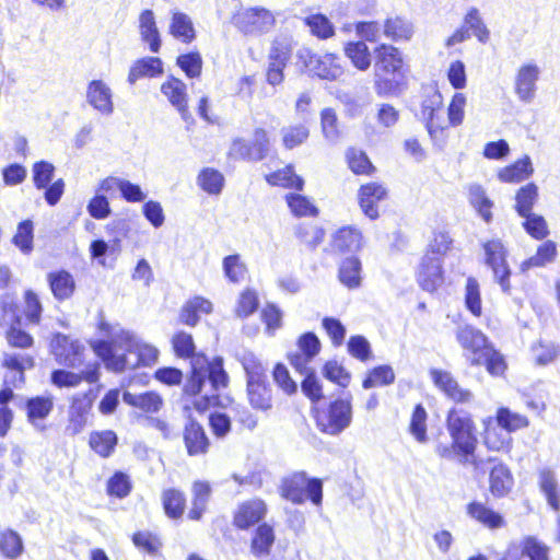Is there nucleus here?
Listing matches in <instances>:
<instances>
[{
	"label": "nucleus",
	"instance_id": "obj_48",
	"mask_svg": "<svg viewBox=\"0 0 560 560\" xmlns=\"http://www.w3.org/2000/svg\"><path fill=\"white\" fill-rule=\"evenodd\" d=\"M197 184L209 195H220L224 186V177L219 171L206 167L199 173Z\"/></svg>",
	"mask_w": 560,
	"mask_h": 560
},
{
	"label": "nucleus",
	"instance_id": "obj_61",
	"mask_svg": "<svg viewBox=\"0 0 560 560\" xmlns=\"http://www.w3.org/2000/svg\"><path fill=\"white\" fill-rule=\"evenodd\" d=\"M282 141L287 149L301 145L310 136L308 128L304 125H295L281 130Z\"/></svg>",
	"mask_w": 560,
	"mask_h": 560
},
{
	"label": "nucleus",
	"instance_id": "obj_55",
	"mask_svg": "<svg viewBox=\"0 0 560 560\" xmlns=\"http://www.w3.org/2000/svg\"><path fill=\"white\" fill-rule=\"evenodd\" d=\"M291 52V39L284 36L277 37L271 44L268 55V62L288 65Z\"/></svg>",
	"mask_w": 560,
	"mask_h": 560
},
{
	"label": "nucleus",
	"instance_id": "obj_32",
	"mask_svg": "<svg viewBox=\"0 0 560 560\" xmlns=\"http://www.w3.org/2000/svg\"><path fill=\"white\" fill-rule=\"evenodd\" d=\"M122 400L125 404L139 408L144 412H158L162 405L163 400L161 396L154 392H147L143 394H131L129 392H125L122 394Z\"/></svg>",
	"mask_w": 560,
	"mask_h": 560
},
{
	"label": "nucleus",
	"instance_id": "obj_41",
	"mask_svg": "<svg viewBox=\"0 0 560 560\" xmlns=\"http://www.w3.org/2000/svg\"><path fill=\"white\" fill-rule=\"evenodd\" d=\"M170 33L183 43H191L195 37V28L191 19L182 12H174L170 25Z\"/></svg>",
	"mask_w": 560,
	"mask_h": 560
},
{
	"label": "nucleus",
	"instance_id": "obj_9",
	"mask_svg": "<svg viewBox=\"0 0 560 560\" xmlns=\"http://www.w3.org/2000/svg\"><path fill=\"white\" fill-rule=\"evenodd\" d=\"M233 24L245 35L260 36L275 26V15L260 7L248 8L234 14Z\"/></svg>",
	"mask_w": 560,
	"mask_h": 560
},
{
	"label": "nucleus",
	"instance_id": "obj_39",
	"mask_svg": "<svg viewBox=\"0 0 560 560\" xmlns=\"http://www.w3.org/2000/svg\"><path fill=\"white\" fill-rule=\"evenodd\" d=\"M538 186L535 183H528L522 186L515 195L514 209L520 217L533 213L532 210L538 201Z\"/></svg>",
	"mask_w": 560,
	"mask_h": 560
},
{
	"label": "nucleus",
	"instance_id": "obj_34",
	"mask_svg": "<svg viewBox=\"0 0 560 560\" xmlns=\"http://www.w3.org/2000/svg\"><path fill=\"white\" fill-rule=\"evenodd\" d=\"M48 282L57 300L62 301L69 299L74 291L73 277L66 270L50 272L48 275Z\"/></svg>",
	"mask_w": 560,
	"mask_h": 560
},
{
	"label": "nucleus",
	"instance_id": "obj_59",
	"mask_svg": "<svg viewBox=\"0 0 560 560\" xmlns=\"http://www.w3.org/2000/svg\"><path fill=\"white\" fill-rule=\"evenodd\" d=\"M465 304L466 307L471 312V314H474L475 316L481 315L482 307L479 283L472 277H469L466 281Z\"/></svg>",
	"mask_w": 560,
	"mask_h": 560
},
{
	"label": "nucleus",
	"instance_id": "obj_52",
	"mask_svg": "<svg viewBox=\"0 0 560 560\" xmlns=\"http://www.w3.org/2000/svg\"><path fill=\"white\" fill-rule=\"evenodd\" d=\"M427 411L422 405H417L413 409L409 431L417 442L424 444L428 442L427 435Z\"/></svg>",
	"mask_w": 560,
	"mask_h": 560
},
{
	"label": "nucleus",
	"instance_id": "obj_24",
	"mask_svg": "<svg viewBox=\"0 0 560 560\" xmlns=\"http://www.w3.org/2000/svg\"><path fill=\"white\" fill-rule=\"evenodd\" d=\"M386 195V189L380 184L370 183L361 186L359 190V202L363 213L372 220L376 219L378 211L375 205L385 199Z\"/></svg>",
	"mask_w": 560,
	"mask_h": 560
},
{
	"label": "nucleus",
	"instance_id": "obj_23",
	"mask_svg": "<svg viewBox=\"0 0 560 560\" xmlns=\"http://www.w3.org/2000/svg\"><path fill=\"white\" fill-rule=\"evenodd\" d=\"M161 92L167 97L170 103L179 112L184 120L188 119V104L186 84L174 77H171L161 86Z\"/></svg>",
	"mask_w": 560,
	"mask_h": 560
},
{
	"label": "nucleus",
	"instance_id": "obj_15",
	"mask_svg": "<svg viewBox=\"0 0 560 560\" xmlns=\"http://www.w3.org/2000/svg\"><path fill=\"white\" fill-rule=\"evenodd\" d=\"M418 282L420 287L433 292L443 283L442 260L438 256L425 254L421 260L418 271Z\"/></svg>",
	"mask_w": 560,
	"mask_h": 560
},
{
	"label": "nucleus",
	"instance_id": "obj_1",
	"mask_svg": "<svg viewBox=\"0 0 560 560\" xmlns=\"http://www.w3.org/2000/svg\"><path fill=\"white\" fill-rule=\"evenodd\" d=\"M173 349L179 358H192L191 374L188 377L184 393L194 396V407L202 412L212 406L219 405V392L228 387L229 375L223 368V359L214 358L207 366L205 357H195V342L192 336L177 332L172 339Z\"/></svg>",
	"mask_w": 560,
	"mask_h": 560
},
{
	"label": "nucleus",
	"instance_id": "obj_53",
	"mask_svg": "<svg viewBox=\"0 0 560 560\" xmlns=\"http://www.w3.org/2000/svg\"><path fill=\"white\" fill-rule=\"evenodd\" d=\"M464 26L471 31L472 34L482 44L489 40L490 32L483 23L478 9L471 8L464 18Z\"/></svg>",
	"mask_w": 560,
	"mask_h": 560
},
{
	"label": "nucleus",
	"instance_id": "obj_3",
	"mask_svg": "<svg viewBox=\"0 0 560 560\" xmlns=\"http://www.w3.org/2000/svg\"><path fill=\"white\" fill-rule=\"evenodd\" d=\"M374 90L378 96L396 95L404 81V59L398 48L381 44L374 49Z\"/></svg>",
	"mask_w": 560,
	"mask_h": 560
},
{
	"label": "nucleus",
	"instance_id": "obj_27",
	"mask_svg": "<svg viewBox=\"0 0 560 560\" xmlns=\"http://www.w3.org/2000/svg\"><path fill=\"white\" fill-rule=\"evenodd\" d=\"M163 73V62L158 57H144L130 68L128 82L135 84L141 78H155Z\"/></svg>",
	"mask_w": 560,
	"mask_h": 560
},
{
	"label": "nucleus",
	"instance_id": "obj_56",
	"mask_svg": "<svg viewBox=\"0 0 560 560\" xmlns=\"http://www.w3.org/2000/svg\"><path fill=\"white\" fill-rule=\"evenodd\" d=\"M346 156L348 165L353 173L369 175L374 171L370 159L362 150L351 148L347 151Z\"/></svg>",
	"mask_w": 560,
	"mask_h": 560
},
{
	"label": "nucleus",
	"instance_id": "obj_62",
	"mask_svg": "<svg viewBox=\"0 0 560 560\" xmlns=\"http://www.w3.org/2000/svg\"><path fill=\"white\" fill-rule=\"evenodd\" d=\"M13 244L24 254H30L33 249V223L25 220L18 225L16 234L12 240Z\"/></svg>",
	"mask_w": 560,
	"mask_h": 560
},
{
	"label": "nucleus",
	"instance_id": "obj_40",
	"mask_svg": "<svg viewBox=\"0 0 560 560\" xmlns=\"http://www.w3.org/2000/svg\"><path fill=\"white\" fill-rule=\"evenodd\" d=\"M513 486V477L510 469L503 465H495L490 471V490L495 497L505 495Z\"/></svg>",
	"mask_w": 560,
	"mask_h": 560
},
{
	"label": "nucleus",
	"instance_id": "obj_8",
	"mask_svg": "<svg viewBox=\"0 0 560 560\" xmlns=\"http://www.w3.org/2000/svg\"><path fill=\"white\" fill-rule=\"evenodd\" d=\"M486 265L492 270L494 282H497L502 292L511 293V268L508 264V249L499 238L488 241L483 244Z\"/></svg>",
	"mask_w": 560,
	"mask_h": 560
},
{
	"label": "nucleus",
	"instance_id": "obj_57",
	"mask_svg": "<svg viewBox=\"0 0 560 560\" xmlns=\"http://www.w3.org/2000/svg\"><path fill=\"white\" fill-rule=\"evenodd\" d=\"M522 555L529 560H549V548L534 536H526L522 542Z\"/></svg>",
	"mask_w": 560,
	"mask_h": 560
},
{
	"label": "nucleus",
	"instance_id": "obj_19",
	"mask_svg": "<svg viewBox=\"0 0 560 560\" xmlns=\"http://www.w3.org/2000/svg\"><path fill=\"white\" fill-rule=\"evenodd\" d=\"M98 364L89 366L81 373H74L67 370H55L51 373V383L57 387H77L84 380L89 383H95L98 381Z\"/></svg>",
	"mask_w": 560,
	"mask_h": 560
},
{
	"label": "nucleus",
	"instance_id": "obj_64",
	"mask_svg": "<svg viewBox=\"0 0 560 560\" xmlns=\"http://www.w3.org/2000/svg\"><path fill=\"white\" fill-rule=\"evenodd\" d=\"M131 491V482L125 472H115L107 482V492L109 495L122 499Z\"/></svg>",
	"mask_w": 560,
	"mask_h": 560
},
{
	"label": "nucleus",
	"instance_id": "obj_38",
	"mask_svg": "<svg viewBox=\"0 0 560 560\" xmlns=\"http://www.w3.org/2000/svg\"><path fill=\"white\" fill-rule=\"evenodd\" d=\"M24 551L23 539L13 529L0 532V555L5 559L15 560Z\"/></svg>",
	"mask_w": 560,
	"mask_h": 560
},
{
	"label": "nucleus",
	"instance_id": "obj_21",
	"mask_svg": "<svg viewBox=\"0 0 560 560\" xmlns=\"http://www.w3.org/2000/svg\"><path fill=\"white\" fill-rule=\"evenodd\" d=\"M456 339L465 350L470 352L469 359L480 355L490 345L488 338L479 329L469 325L458 327Z\"/></svg>",
	"mask_w": 560,
	"mask_h": 560
},
{
	"label": "nucleus",
	"instance_id": "obj_12",
	"mask_svg": "<svg viewBox=\"0 0 560 560\" xmlns=\"http://www.w3.org/2000/svg\"><path fill=\"white\" fill-rule=\"evenodd\" d=\"M56 361L60 365L77 368L83 362V346L68 336L57 334L50 343Z\"/></svg>",
	"mask_w": 560,
	"mask_h": 560
},
{
	"label": "nucleus",
	"instance_id": "obj_43",
	"mask_svg": "<svg viewBox=\"0 0 560 560\" xmlns=\"http://www.w3.org/2000/svg\"><path fill=\"white\" fill-rule=\"evenodd\" d=\"M345 55L350 59L353 67L360 71H366L371 66V52L362 40L347 43Z\"/></svg>",
	"mask_w": 560,
	"mask_h": 560
},
{
	"label": "nucleus",
	"instance_id": "obj_5",
	"mask_svg": "<svg viewBox=\"0 0 560 560\" xmlns=\"http://www.w3.org/2000/svg\"><path fill=\"white\" fill-rule=\"evenodd\" d=\"M317 429L328 435L337 436L352 422V405L349 398H337L328 405L314 409Z\"/></svg>",
	"mask_w": 560,
	"mask_h": 560
},
{
	"label": "nucleus",
	"instance_id": "obj_28",
	"mask_svg": "<svg viewBox=\"0 0 560 560\" xmlns=\"http://www.w3.org/2000/svg\"><path fill=\"white\" fill-rule=\"evenodd\" d=\"M534 173L532 160L528 155L499 171L498 177L503 183H520Z\"/></svg>",
	"mask_w": 560,
	"mask_h": 560
},
{
	"label": "nucleus",
	"instance_id": "obj_2",
	"mask_svg": "<svg viewBox=\"0 0 560 560\" xmlns=\"http://www.w3.org/2000/svg\"><path fill=\"white\" fill-rule=\"evenodd\" d=\"M92 347L96 355L104 361L106 368L114 372L150 366L158 361L159 357L155 347L143 342L128 330H120L115 334L110 342L98 340Z\"/></svg>",
	"mask_w": 560,
	"mask_h": 560
},
{
	"label": "nucleus",
	"instance_id": "obj_30",
	"mask_svg": "<svg viewBox=\"0 0 560 560\" xmlns=\"http://www.w3.org/2000/svg\"><path fill=\"white\" fill-rule=\"evenodd\" d=\"M557 254V244L553 241L548 240L538 246L534 256L521 264V270L526 272L532 268L545 267L555 261Z\"/></svg>",
	"mask_w": 560,
	"mask_h": 560
},
{
	"label": "nucleus",
	"instance_id": "obj_20",
	"mask_svg": "<svg viewBox=\"0 0 560 560\" xmlns=\"http://www.w3.org/2000/svg\"><path fill=\"white\" fill-rule=\"evenodd\" d=\"M184 442L190 456L206 454L210 445L203 428L194 419H189L185 424Z\"/></svg>",
	"mask_w": 560,
	"mask_h": 560
},
{
	"label": "nucleus",
	"instance_id": "obj_14",
	"mask_svg": "<svg viewBox=\"0 0 560 560\" xmlns=\"http://www.w3.org/2000/svg\"><path fill=\"white\" fill-rule=\"evenodd\" d=\"M94 400L93 392L77 394L72 397L69 409V424L67 430L72 435L80 433L88 422V415L92 408Z\"/></svg>",
	"mask_w": 560,
	"mask_h": 560
},
{
	"label": "nucleus",
	"instance_id": "obj_4",
	"mask_svg": "<svg viewBox=\"0 0 560 560\" xmlns=\"http://www.w3.org/2000/svg\"><path fill=\"white\" fill-rule=\"evenodd\" d=\"M446 428L451 435V439L458 452V460L460 464H471L476 468L478 462L475 456L477 447V435L475 423L471 418L456 409L450 410L446 419Z\"/></svg>",
	"mask_w": 560,
	"mask_h": 560
},
{
	"label": "nucleus",
	"instance_id": "obj_49",
	"mask_svg": "<svg viewBox=\"0 0 560 560\" xmlns=\"http://www.w3.org/2000/svg\"><path fill=\"white\" fill-rule=\"evenodd\" d=\"M54 401L51 397L37 396L26 401L28 421L36 424V420L45 419L52 410Z\"/></svg>",
	"mask_w": 560,
	"mask_h": 560
},
{
	"label": "nucleus",
	"instance_id": "obj_7",
	"mask_svg": "<svg viewBox=\"0 0 560 560\" xmlns=\"http://www.w3.org/2000/svg\"><path fill=\"white\" fill-rule=\"evenodd\" d=\"M298 65L303 66L314 75L328 81H337L345 70L340 58L334 54L315 55L308 48H300L296 51Z\"/></svg>",
	"mask_w": 560,
	"mask_h": 560
},
{
	"label": "nucleus",
	"instance_id": "obj_58",
	"mask_svg": "<svg viewBox=\"0 0 560 560\" xmlns=\"http://www.w3.org/2000/svg\"><path fill=\"white\" fill-rule=\"evenodd\" d=\"M322 131L331 143H336L340 137L338 118L334 109L325 108L320 113Z\"/></svg>",
	"mask_w": 560,
	"mask_h": 560
},
{
	"label": "nucleus",
	"instance_id": "obj_10",
	"mask_svg": "<svg viewBox=\"0 0 560 560\" xmlns=\"http://www.w3.org/2000/svg\"><path fill=\"white\" fill-rule=\"evenodd\" d=\"M443 97L436 90L429 91L420 106V117L425 122L428 132L432 138L442 133L446 128L443 118Z\"/></svg>",
	"mask_w": 560,
	"mask_h": 560
},
{
	"label": "nucleus",
	"instance_id": "obj_33",
	"mask_svg": "<svg viewBox=\"0 0 560 560\" xmlns=\"http://www.w3.org/2000/svg\"><path fill=\"white\" fill-rule=\"evenodd\" d=\"M238 361L246 374V384L268 378V368L253 352L245 351L238 357Z\"/></svg>",
	"mask_w": 560,
	"mask_h": 560
},
{
	"label": "nucleus",
	"instance_id": "obj_47",
	"mask_svg": "<svg viewBox=\"0 0 560 560\" xmlns=\"http://www.w3.org/2000/svg\"><path fill=\"white\" fill-rule=\"evenodd\" d=\"M339 279L349 289L358 288L361 283V261L350 257L342 261L339 268Z\"/></svg>",
	"mask_w": 560,
	"mask_h": 560
},
{
	"label": "nucleus",
	"instance_id": "obj_17",
	"mask_svg": "<svg viewBox=\"0 0 560 560\" xmlns=\"http://www.w3.org/2000/svg\"><path fill=\"white\" fill-rule=\"evenodd\" d=\"M267 513L266 503L260 499L243 502L234 514L233 524L240 529H247L259 523Z\"/></svg>",
	"mask_w": 560,
	"mask_h": 560
},
{
	"label": "nucleus",
	"instance_id": "obj_18",
	"mask_svg": "<svg viewBox=\"0 0 560 560\" xmlns=\"http://www.w3.org/2000/svg\"><path fill=\"white\" fill-rule=\"evenodd\" d=\"M330 246L335 253H355L363 246L362 233L353 226H343L334 233Z\"/></svg>",
	"mask_w": 560,
	"mask_h": 560
},
{
	"label": "nucleus",
	"instance_id": "obj_51",
	"mask_svg": "<svg viewBox=\"0 0 560 560\" xmlns=\"http://www.w3.org/2000/svg\"><path fill=\"white\" fill-rule=\"evenodd\" d=\"M267 182L271 185L283 186L302 190L304 180L298 176L292 166L275 172L267 176Z\"/></svg>",
	"mask_w": 560,
	"mask_h": 560
},
{
	"label": "nucleus",
	"instance_id": "obj_26",
	"mask_svg": "<svg viewBox=\"0 0 560 560\" xmlns=\"http://www.w3.org/2000/svg\"><path fill=\"white\" fill-rule=\"evenodd\" d=\"M247 397L254 409L267 411L272 407L271 387L268 378L246 384Z\"/></svg>",
	"mask_w": 560,
	"mask_h": 560
},
{
	"label": "nucleus",
	"instance_id": "obj_25",
	"mask_svg": "<svg viewBox=\"0 0 560 560\" xmlns=\"http://www.w3.org/2000/svg\"><path fill=\"white\" fill-rule=\"evenodd\" d=\"M139 33L142 42L149 45L152 52H159L161 48V34L156 26L152 10H144L139 16Z\"/></svg>",
	"mask_w": 560,
	"mask_h": 560
},
{
	"label": "nucleus",
	"instance_id": "obj_42",
	"mask_svg": "<svg viewBox=\"0 0 560 560\" xmlns=\"http://www.w3.org/2000/svg\"><path fill=\"white\" fill-rule=\"evenodd\" d=\"M211 494V487L208 482L196 481L192 485V506L188 513L190 520L198 521L201 518L206 511L209 498Z\"/></svg>",
	"mask_w": 560,
	"mask_h": 560
},
{
	"label": "nucleus",
	"instance_id": "obj_16",
	"mask_svg": "<svg viewBox=\"0 0 560 560\" xmlns=\"http://www.w3.org/2000/svg\"><path fill=\"white\" fill-rule=\"evenodd\" d=\"M86 102L104 116H110L114 113L113 92L103 80H92L89 83Z\"/></svg>",
	"mask_w": 560,
	"mask_h": 560
},
{
	"label": "nucleus",
	"instance_id": "obj_54",
	"mask_svg": "<svg viewBox=\"0 0 560 560\" xmlns=\"http://www.w3.org/2000/svg\"><path fill=\"white\" fill-rule=\"evenodd\" d=\"M522 218H524L522 226L533 238L540 241L549 235L548 224L542 215L529 213Z\"/></svg>",
	"mask_w": 560,
	"mask_h": 560
},
{
	"label": "nucleus",
	"instance_id": "obj_35",
	"mask_svg": "<svg viewBox=\"0 0 560 560\" xmlns=\"http://www.w3.org/2000/svg\"><path fill=\"white\" fill-rule=\"evenodd\" d=\"M468 199L479 215L489 223L492 220L493 202L488 198L485 188L479 184L468 186Z\"/></svg>",
	"mask_w": 560,
	"mask_h": 560
},
{
	"label": "nucleus",
	"instance_id": "obj_63",
	"mask_svg": "<svg viewBox=\"0 0 560 560\" xmlns=\"http://www.w3.org/2000/svg\"><path fill=\"white\" fill-rule=\"evenodd\" d=\"M176 63L188 78H197L201 73L202 58L199 52L180 55L177 57Z\"/></svg>",
	"mask_w": 560,
	"mask_h": 560
},
{
	"label": "nucleus",
	"instance_id": "obj_22",
	"mask_svg": "<svg viewBox=\"0 0 560 560\" xmlns=\"http://www.w3.org/2000/svg\"><path fill=\"white\" fill-rule=\"evenodd\" d=\"M431 377L434 384L454 401L466 402L470 400L471 393L467 389H463L451 373L432 370Z\"/></svg>",
	"mask_w": 560,
	"mask_h": 560
},
{
	"label": "nucleus",
	"instance_id": "obj_37",
	"mask_svg": "<svg viewBox=\"0 0 560 560\" xmlns=\"http://www.w3.org/2000/svg\"><path fill=\"white\" fill-rule=\"evenodd\" d=\"M383 32L392 40H409L413 35V25L400 16L389 18L383 25Z\"/></svg>",
	"mask_w": 560,
	"mask_h": 560
},
{
	"label": "nucleus",
	"instance_id": "obj_45",
	"mask_svg": "<svg viewBox=\"0 0 560 560\" xmlns=\"http://www.w3.org/2000/svg\"><path fill=\"white\" fill-rule=\"evenodd\" d=\"M539 485L547 498L548 504L553 511L558 512L560 510V495L555 472L550 469L541 470L539 474Z\"/></svg>",
	"mask_w": 560,
	"mask_h": 560
},
{
	"label": "nucleus",
	"instance_id": "obj_60",
	"mask_svg": "<svg viewBox=\"0 0 560 560\" xmlns=\"http://www.w3.org/2000/svg\"><path fill=\"white\" fill-rule=\"evenodd\" d=\"M306 25L313 35L326 39L334 35L335 30L331 22L323 14H313L305 19Z\"/></svg>",
	"mask_w": 560,
	"mask_h": 560
},
{
	"label": "nucleus",
	"instance_id": "obj_36",
	"mask_svg": "<svg viewBox=\"0 0 560 560\" xmlns=\"http://www.w3.org/2000/svg\"><path fill=\"white\" fill-rule=\"evenodd\" d=\"M470 362L474 365H485L487 371L495 376L503 374L505 371V362L501 353L489 345L480 355L471 357Z\"/></svg>",
	"mask_w": 560,
	"mask_h": 560
},
{
	"label": "nucleus",
	"instance_id": "obj_29",
	"mask_svg": "<svg viewBox=\"0 0 560 560\" xmlns=\"http://www.w3.org/2000/svg\"><path fill=\"white\" fill-rule=\"evenodd\" d=\"M275 538L276 537L272 526L267 523L260 524L256 528L252 538V553L257 558L268 556L271 551Z\"/></svg>",
	"mask_w": 560,
	"mask_h": 560
},
{
	"label": "nucleus",
	"instance_id": "obj_46",
	"mask_svg": "<svg viewBox=\"0 0 560 560\" xmlns=\"http://www.w3.org/2000/svg\"><path fill=\"white\" fill-rule=\"evenodd\" d=\"M162 503L165 514L171 518H178L183 515L186 498L184 493L177 489H167L162 493Z\"/></svg>",
	"mask_w": 560,
	"mask_h": 560
},
{
	"label": "nucleus",
	"instance_id": "obj_6",
	"mask_svg": "<svg viewBox=\"0 0 560 560\" xmlns=\"http://www.w3.org/2000/svg\"><path fill=\"white\" fill-rule=\"evenodd\" d=\"M280 494L294 504H302L308 498L315 505L323 500V482L318 478H308L304 471L294 472L282 479Z\"/></svg>",
	"mask_w": 560,
	"mask_h": 560
},
{
	"label": "nucleus",
	"instance_id": "obj_11",
	"mask_svg": "<svg viewBox=\"0 0 560 560\" xmlns=\"http://www.w3.org/2000/svg\"><path fill=\"white\" fill-rule=\"evenodd\" d=\"M497 420L498 424L504 429L506 433L502 439H497L493 431L487 430L485 443L488 448L493 451H500L509 445L510 432L526 428L528 425V420L525 416L513 413L508 408L499 409Z\"/></svg>",
	"mask_w": 560,
	"mask_h": 560
},
{
	"label": "nucleus",
	"instance_id": "obj_31",
	"mask_svg": "<svg viewBox=\"0 0 560 560\" xmlns=\"http://www.w3.org/2000/svg\"><path fill=\"white\" fill-rule=\"evenodd\" d=\"M467 513L470 517L490 529L501 528L505 524L504 518L498 512L480 502L470 503L467 508Z\"/></svg>",
	"mask_w": 560,
	"mask_h": 560
},
{
	"label": "nucleus",
	"instance_id": "obj_50",
	"mask_svg": "<svg viewBox=\"0 0 560 560\" xmlns=\"http://www.w3.org/2000/svg\"><path fill=\"white\" fill-rule=\"evenodd\" d=\"M395 382V373L390 365L384 364L372 369L364 378L362 386L370 389L376 386H387Z\"/></svg>",
	"mask_w": 560,
	"mask_h": 560
},
{
	"label": "nucleus",
	"instance_id": "obj_13",
	"mask_svg": "<svg viewBox=\"0 0 560 560\" xmlns=\"http://www.w3.org/2000/svg\"><path fill=\"white\" fill-rule=\"evenodd\" d=\"M539 74L540 69L536 63L529 62L520 67L515 75L514 90L521 102H533Z\"/></svg>",
	"mask_w": 560,
	"mask_h": 560
},
{
	"label": "nucleus",
	"instance_id": "obj_44",
	"mask_svg": "<svg viewBox=\"0 0 560 560\" xmlns=\"http://www.w3.org/2000/svg\"><path fill=\"white\" fill-rule=\"evenodd\" d=\"M117 442L118 438L112 430L93 432L89 441L91 448L102 457L110 456Z\"/></svg>",
	"mask_w": 560,
	"mask_h": 560
}]
</instances>
